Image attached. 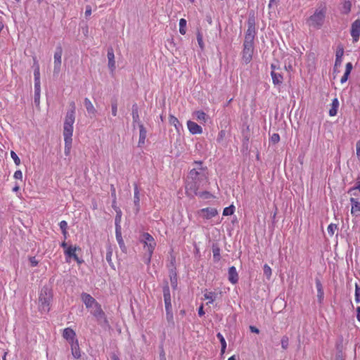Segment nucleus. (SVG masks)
Wrapping results in <instances>:
<instances>
[{
	"instance_id": "f257e3e1",
	"label": "nucleus",
	"mask_w": 360,
	"mask_h": 360,
	"mask_svg": "<svg viewBox=\"0 0 360 360\" xmlns=\"http://www.w3.org/2000/svg\"><path fill=\"white\" fill-rule=\"evenodd\" d=\"M207 172L198 171L197 169H192L187 176L186 189L192 191L195 195L198 194V191L206 181Z\"/></svg>"
},
{
	"instance_id": "f03ea898",
	"label": "nucleus",
	"mask_w": 360,
	"mask_h": 360,
	"mask_svg": "<svg viewBox=\"0 0 360 360\" xmlns=\"http://www.w3.org/2000/svg\"><path fill=\"white\" fill-rule=\"evenodd\" d=\"M326 11V5L321 4L319 8L316 9L314 14L307 19V25L314 29H321L325 22Z\"/></svg>"
},
{
	"instance_id": "7ed1b4c3",
	"label": "nucleus",
	"mask_w": 360,
	"mask_h": 360,
	"mask_svg": "<svg viewBox=\"0 0 360 360\" xmlns=\"http://www.w3.org/2000/svg\"><path fill=\"white\" fill-rule=\"evenodd\" d=\"M256 35L255 11H251L248 20V29L245 32L243 45L254 46V40Z\"/></svg>"
},
{
	"instance_id": "20e7f679",
	"label": "nucleus",
	"mask_w": 360,
	"mask_h": 360,
	"mask_svg": "<svg viewBox=\"0 0 360 360\" xmlns=\"http://www.w3.org/2000/svg\"><path fill=\"white\" fill-rule=\"evenodd\" d=\"M70 110L67 112L64 124H63V136H72L73 133V124L75 122V102L70 103Z\"/></svg>"
},
{
	"instance_id": "39448f33",
	"label": "nucleus",
	"mask_w": 360,
	"mask_h": 360,
	"mask_svg": "<svg viewBox=\"0 0 360 360\" xmlns=\"http://www.w3.org/2000/svg\"><path fill=\"white\" fill-rule=\"evenodd\" d=\"M53 293L47 287L41 288L39 297V309L41 312H49L52 300Z\"/></svg>"
},
{
	"instance_id": "423d86ee",
	"label": "nucleus",
	"mask_w": 360,
	"mask_h": 360,
	"mask_svg": "<svg viewBox=\"0 0 360 360\" xmlns=\"http://www.w3.org/2000/svg\"><path fill=\"white\" fill-rule=\"evenodd\" d=\"M140 241L144 244L146 251L148 252V256L147 258V263H150L152 255L156 246V243L153 237L148 233H143L141 236Z\"/></svg>"
},
{
	"instance_id": "0eeeda50",
	"label": "nucleus",
	"mask_w": 360,
	"mask_h": 360,
	"mask_svg": "<svg viewBox=\"0 0 360 360\" xmlns=\"http://www.w3.org/2000/svg\"><path fill=\"white\" fill-rule=\"evenodd\" d=\"M91 314L96 319L98 324L105 327L108 326V321L106 319L105 312L103 311L101 304L97 302L96 305L91 309Z\"/></svg>"
},
{
	"instance_id": "6e6552de",
	"label": "nucleus",
	"mask_w": 360,
	"mask_h": 360,
	"mask_svg": "<svg viewBox=\"0 0 360 360\" xmlns=\"http://www.w3.org/2000/svg\"><path fill=\"white\" fill-rule=\"evenodd\" d=\"M63 53V49L61 46H57L54 53V68L53 75H58L60 71L61 65V57Z\"/></svg>"
},
{
	"instance_id": "1a4fd4ad",
	"label": "nucleus",
	"mask_w": 360,
	"mask_h": 360,
	"mask_svg": "<svg viewBox=\"0 0 360 360\" xmlns=\"http://www.w3.org/2000/svg\"><path fill=\"white\" fill-rule=\"evenodd\" d=\"M197 214L202 219H210L215 217L218 214V212L216 208L206 207L199 210Z\"/></svg>"
},
{
	"instance_id": "9d476101",
	"label": "nucleus",
	"mask_w": 360,
	"mask_h": 360,
	"mask_svg": "<svg viewBox=\"0 0 360 360\" xmlns=\"http://www.w3.org/2000/svg\"><path fill=\"white\" fill-rule=\"evenodd\" d=\"M254 53V46L243 45L242 60L245 64L250 63Z\"/></svg>"
},
{
	"instance_id": "9b49d317",
	"label": "nucleus",
	"mask_w": 360,
	"mask_h": 360,
	"mask_svg": "<svg viewBox=\"0 0 360 360\" xmlns=\"http://www.w3.org/2000/svg\"><path fill=\"white\" fill-rule=\"evenodd\" d=\"M77 250H80L81 248L79 247L70 245V246H68V248H67L66 250H65L64 253L68 258H70V259L72 258L78 264H81L83 262V260L80 259L78 257V256L77 255V254H76Z\"/></svg>"
},
{
	"instance_id": "f8f14e48",
	"label": "nucleus",
	"mask_w": 360,
	"mask_h": 360,
	"mask_svg": "<svg viewBox=\"0 0 360 360\" xmlns=\"http://www.w3.org/2000/svg\"><path fill=\"white\" fill-rule=\"evenodd\" d=\"M350 34L354 42L359 41L360 37V19H356L352 22Z\"/></svg>"
},
{
	"instance_id": "ddd939ff",
	"label": "nucleus",
	"mask_w": 360,
	"mask_h": 360,
	"mask_svg": "<svg viewBox=\"0 0 360 360\" xmlns=\"http://www.w3.org/2000/svg\"><path fill=\"white\" fill-rule=\"evenodd\" d=\"M81 297L82 302L88 309L93 308L98 302L91 295L86 292L82 293Z\"/></svg>"
},
{
	"instance_id": "4468645a",
	"label": "nucleus",
	"mask_w": 360,
	"mask_h": 360,
	"mask_svg": "<svg viewBox=\"0 0 360 360\" xmlns=\"http://www.w3.org/2000/svg\"><path fill=\"white\" fill-rule=\"evenodd\" d=\"M344 54V49L342 46H339L335 53V61L333 68L334 72H336L338 68L342 65V58Z\"/></svg>"
},
{
	"instance_id": "2eb2a0df",
	"label": "nucleus",
	"mask_w": 360,
	"mask_h": 360,
	"mask_svg": "<svg viewBox=\"0 0 360 360\" xmlns=\"http://www.w3.org/2000/svg\"><path fill=\"white\" fill-rule=\"evenodd\" d=\"M75 332L70 328H66L63 330V337L70 343L75 342Z\"/></svg>"
},
{
	"instance_id": "dca6fc26",
	"label": "nucleus",
	"mask_w": 360,
	"mask_h": 360,
	"mask_svg": "<svg viewBox=\"0 0 360 360\" xmlns=\"http://www.w3.org/2000/svg\"><path fill=\"white\" fill-rule=\"evenodd\" d=\"M108 68L110 71L112 72L115 70V54L113 51V49L112 47H109L108 49Z\"/></svg>"
},
{
	"instance_id": "f3484780",
	"label": "nucleus",
	"mask_w": 360,
	"mask_h": 360,
	"mask_svg": "<svg viewBox=\"0 0 360 360\" xmlns=\"http://www.w3.org/2000/svg\"><path fill=\"white\" fill-rule=\"evenodd\" d=\"M187 126H188V129L189 131L192 134H202V127L200 125H198L197 123H195L193 121H191V120L188 121Z\"/></svg>"
},
{
	"instance_id": "a211bd4d",
	"label": "nucleus",
	"mask_w": 360,
	"mask_h": 360,
	"mask_svg": "<svg viewBox=\"0 0 360 360\" xmlns=\"http://www.w3.org/2000/svg\"><path fill=\"white\" fill-rule=\"evenodd\" d=\"M132 119H133V126L135 127V124L139 126L140 124H142L140 121L139 114V107L136 103L133 104L132 105Z\"/></svg>"
},
{
	"instance_id": "6ab92c4d",
	"label": "nucleus",
	"mask_w": 360,
	"mask_h": 360,
	"mask_svg": "<svg viewBox=\"0 0 360 360\" xmlns=\"http://www.w3.org/2000/svg\"><path fill=\"white\" fill-rule=\"evenodd\" d=\"M164 302H172L170 289L167 281H164V285L162 287Z\"/></svg>"
},
{
	"instance_id": "aec40b11",
	"label": "nucleus",
	"mask_w": 360,
	"mask_h": 360,
	"mask_svg": "<svg viewBox=\"0 0 360 360\" xmlns=\"http://www.w3.org/2000/svg\"><path fill=\"white\" fill-rule=\"evenodd\" d=\"M229 281L232 284H236L238 281V274L235 266H231L229 269Z\"/></svg>"
},
{
	"instance_id": "412c9836",
	"label": "nucleus",
	"mask_w": 360,
	"mask_h": 360,
	"mask_svg": "<svg viewBox=\"0 0 360 360\" xmlns=\"http://www.w3.org/2000/svg\"><path fill=\"white\" fill-rule=\"evenodd\" d=\"M138 127L139 128V140L138 146L141 147L145 143L147 131L143 124H140Z\"/></svg>"
},
{
	"instance_id": "4be33fe9",
	"label": "nucleus",
	"mask_w": 360,
	"mask_h": 360,
	"mask_svg": "<svg viewBox=\"0 0 360 360\" xmlns=\"http://www.w3.org/2000/svg\"><path fill=\"white\" fill-rule=\"evenodd\" d=\"M116 212V216L115 219V229H122L121 228V218H122V211L117 206L114 205V209Z\"/></svg>"
},
{
	"instance_id": "5701e85b",
	"label": "nucleus",
	"mask_w": 360,
	"mask_h": 360,
	"mask_svg": "<svg viewBox=\"0 0 360 360\" xmlns=\"http://www.w3.org/2000/svg\"><path fill=\"white\" fill-rule=\"evenodd\" d=\"M71 345L72 354L75 359H79L81 356L80 349L78 344V340H75V342H72Z\"/></svg>"
},
{
	"instance_id": "b1692460",
	"label": "nucleus",
	"mask_w": 360,
	"mask_h": 360,
	"mask_svg": "<svg viewBox=\"0 0 360 360\" xmlns=\"http://www.w3.org/2000/svg\"><path fill=\"white\" fill-rule=\"evenodd\" d=\"M271 76L274 85H281L283 83V77L281 73L271 70Z\"/></svg>"
},
{
	"instance_id": "393cba45",
	"label": "nucleus",
	"mask_w": 360,
	"mask_h": 360,
	"mask_svg": "<svg viewBox=\"0 0 360 360\" xmlns=\"http://www.w3.org/2000/svg\"><path fill=\"white\" fill-rule=\"evenodd\" d=\"M134 203L135 206L136 212H139L140 210V198H139V190L136 184L134 186Z\"/></svg>"
},
{
	"instance_id": "a878e982",
	"label": "nucleus",
	"mask_w": 360,
	"mask_h": 360,
	"mask_svg": "<svg viewBox=\"0 0 360 360\" xmlns=\"http://www.w3.org/2000/svg\"><path fill=\"white\" fill-rule=\"evenodd\" d=\"M84 105L86 109L87 112L89 115H96V110L95 109L94 105L92 104V103L88 98H84Z\"/></svg>"
},
{
	"instance_id": "bb28decb",
	"label": "nucleus",
	"mask_w": 360,
	"mask_h": 360,
	"mask_svg": "<svg viewBox=\"0 0 360 360\" xmlns=\"http://www.w3.org/2000/svg\"><path fill=\"white\" fill-rule=\"evenodd\" d=\"M115 236H116V239H117V241L120 245V249L123 251V252H125L127 248H126V246L124 245V240H123V238L122 237V229H115Z\"/></svg>"
},
{
	"instance_id": "cd10ccee",
	"label": "nucleus",
	"mask_w": 360,
	"mask_h": 360,
	"mask_svg": "<svg viewBox=\"0 0 360 360\" xmlns=\"http://www.w3.org/2000/svg\"><path fill=\"white\" fill-rule=\"evenodd\" d=\"M169 278H170V282L171 285L174 290H175L177 287V274L176 271L174 269H169Z\"/></svg>"
},
{
	"instance_id": "c85d7f7f",
	"label": "nucleus",
	"mask_w": 360,
	"mask_h": 360,
	"mask_svg": "<svg viewBox=\"0 0 360 360\" xmlns=\"http://www.w3.org/2000/svg\"><path fill=\"white\" fill-rule=\"evenodd\" d=\"M34 84H41L40 83L39 65L38 64L37 60L35 58H34Z\"/></svg>"
},
{
	"instance_id": "c756f323",
	"label": "nucleus",
	"mask_w": 360,
	"mask_h": 360,
	"mask_svg": "<svg viewBox=\"0 0 360 360\" xmlns=\"http://www.w3.org/2000/svg\"><path fill=\"white\" fill-rule=\"evenodd\" d=\"M339 107V101L337 98L332 101L331 107L329 110V115L335 116L337 115L338 109Z\"/></svg>"
},
{
	"instance_id": "7c9ffc66",
	"label": "nucleus",
	"mask_w": 360,
	"mask_h": 360,
	"mask_svg": "<svg viewBox=\"0 0 360 360\" xmlns=\"http://www.w3.org/2000/svg\"><path fill=\"white\" fill-rule=\"evenodd\" d=\"M40 92H41L40 84H34V102L37 106H39V103H40Z\"/></svg>"
},
{
	"instance_id": "2f4dec72",
	"label": "nucleus",
	"mask_w": 360,
	"mask_h": 360,
	"mask_svg": "<svg viewBox=\"0 0 360 360\" xmlns=\"http://www.w3.org/2000/svg\"><path fill=\"white\" fill-rule=\"evenodd\" d=\"M64 141H65V154L68 155L70 152L72 147V136H70L68 139V136H64Z\"/></svg>"
},
{
	"instance_id": "473e14b6",
	"label": "nucleus",
	"mask_w": 360,
	"mask_h": 360,
	"mask_svg": "<svg viewBox=\"0 0 360 360\" xmlns=\"http://www.w3.org/2000/svg\"><path fill=\"white\" fill-rule=\"evenodd\" d=\"M112 248L110 245H108L107 246V252H106L105 259H106L108 263L109 264V265L111 267L114 268V264L112 262Z\"/></svg>"
},
{
	"instance_id": "72a5a7b5",
	"label": "nucleus",
	"mask_w": 360,
	"mask_h": 360,
	"mask_svg": "<svg viewBox=\"0 0 360 360\" xmlns=\"http://www.w3.org/2000/svg\"><path fill=\"white\" fill-rule=\"evenodd\" d=\"M166 319L168 323V326L171 328H174L175 323L174 320L173 311L166 312Z\"/></svg>"
},
{
	"instance_id": "f704fd0d",
	"label": "nucleus",
	"mask_w": 360,
	"mask_h": 360,
	"mask_svg": "<svg viewBox=\"0 0 360 360\" xmlns=\"http://www.w3.org/2000/svg\"><path fill=\"white\" fill-rule=\"evenodd\" d=\"M169 122L170 124L173 125L176 129V130L179 131V129L181 127V124L179 123V121L178 120V119L176 117L170 115L169 117Z\"/></svg>"
},
{
	"instance_id": "c9c22d12",
	"label": "nucleus",
	"mask_w": 360,
	"mask_h": 360,
	"mask_svg": "<svg viewBox=\"0 0 360 360\" xmlns=\"http://www.w3.org/2000/svg\"><path fill=\"white\" fill-rule=\"evenodd\" d=\"M352 4L349 1H345L342 4L341 12L344 14H348L351 11Z\"/></svg>"
},
{
	"instance_id": "e433bc0d",
	"label": "nucleus",
	"mask_w": 360,
	"mask_h": 360,
	"mask_svg": "<svg viewBox=\"0 0 360 360\" xmlns=\"http://www.w3.org/2000/svg\"><path fill=\"white\" fill-rule=\"evenodd\" d=\"M213 258L214 262H219L221 259L220 248L218 246L212 247Z\"/></svg>"
},
{
	"instance_id": "4c0bfd02",
	"label": "nucleus",
	"mask_w": 360,
	"mask_h": 360,
	"mask_svg": "<svg viewBox=\"0 0 360 360\" xmlns=\"http://www.w3.org/2000/svg\"><path fill=\"white\" fill-rule=\"evenodd\" d=\"M195 115L196 116V119L199 121H202L204 122H206L207 120V115L201 110L196 111L195 112Z\"/></svg>"
},
{
	"instance_id": "58836bf2",
	"label": "nucleus",
	"mask_w": 360,
	"mask_h": 360,
	"mask_svg": "<svg viewBox=\"0 0 360 360\" xmlns=\"http://www.w3.org/2000/svg\"><path fill=\"white\" fill-rule=\"evenodd\" d=\"M351 213L356 217L360 216V202L352 206Z\"/></svg>"
},
{
	"instance_id": "ea45409f",
	"label": "nucleus",
	"mask_w": 360,
	"mask_h": 360,
	"mask_svg": "<svg viewBox=\"0 0 360 360\" xmlns=\"http://www.w3.org/2000/svg\"><path fill=\"white\" fill-rule=\"evenodd\" d=\"M186 20L184 18H181L179 20V32L183 35L186 32Z\"/></svg>"
},
{
	"instance_id": "a19ab883",
	"label": "nucleus",
	"mask_w": 360,
	"mask_h": 360,
	"mask_svg": "<svg viewBox=\"0 0 360 360\" xmlns=\"http://www.w3.org/2000/svg\"><path fill=\"white\" fill-rule=\"evenodd\" d=\"M235 211V207L231 205L227 207H225L223 211L224 216H229L233 214Z\"/></svg>"
},
{
	"instance_id": "79ce46f5",
	"label": "nucleus",
	"mask_w": 360,
	"mask_h": 360,
	"mask_svg": "<svg viewBox=\"0 0 360 360\" xmlns=\"http://www.w3.org/2000/svg\"><path fill=\"white\" fill-rule=\"evenodd\" d=\"M204 296L206 300H209L210 303H212L215 300L217 294L214 292H210L205 293Z\"/></svg>"
},
{
	"instance_id": "37998d69",
	"label": "nucleus",
	"mask_w": 360,
	"mask_h": 360,
	"mask_svg": "<svg viewBox=\"0 0 360 360\" xmlns=\"http://www.w3.org/2000/svg\"><path fill=\"white\" fill-rule=\"evenodd\" d=\"M59 226L63 234L64 235L65 238H66V235L68 234V223L65 221H61L59 224Z\"/></svg>"
},
{
	"instance_id": "c03bdc74",
	"label": "nucleus",
	"mask_w": 360,
	"mask_h": 360,
	"mask_svg": "<svg viewBox=\"0 0 360 360\" xmlns=\"http://www.w3.org/2000/svg\"><path fill=\"white\" fill-rule=\"evenodd\" d=\"M112 115L115 117L117 112V99L111 101Z\"/></svg>"
},
{
	"instance_id": "a18cd8bd",
	"label": "nucleus",
	"mask_w": 360,
	"mask_h": 360,
	"mask_svg": "<svg viewBox=\"0 0 360 360\" xmlns=\"http://www.w3.org/2000/svg\"><path fill=\"white\" fill-rule=\"evenodd\" d=\"M264 274L269 279L271 276V269L268 264H264L263 267Z\"/></svg>"
},
{
	"instance_id": "49530a36",
	"label": "nucleus",
	"mask_w": 360,
	"mask_h": 360,
	"mask_svg": "<svg viewBox=\"0 0 360 360\" xmlns=\"http://www.w3.org/2000/svg\"><path fill=\"white\" fill-rule=\"evenodd\" d=\"M338 229V226L335 224H330L327 228V231L329 235L333 236L335 233V231Z\"/></svg>"
},
{
	"instance_id": "de8ad7c7",
	"label": "nucleus",
	"mask_w": 360,
	"mask_h": 360,
	"mask_svg": "<svg viewBox=\"0 0 360 360\" xmlns=\"http://www.w3.org/2000/svg\"><path fill=\"white\" fill-rule=\"evenodd\" d=\"M110 191H111V195L113 198L112 202V207L114 209V205H117V202H116L115 188L113 185H111Z\"/></svg>"
},
{
	"instance_id": "09e8293b",
	"label": "nucleus",
	"mask_w": 360,
	"mask_h": 360,
	"mask_svg": "<svg viewBox=\"0 0 360 360\" xmlns=\"http://www.w3.org/2000/svg\"><path fill=\"white\" fill-rule=\"evenodd\" d=\"M193 164L197 166L194 169H197L198 171H202L204 172H206L207 167H203L202 166V162L201 161H195Z\"/></svg>"
},
{
	"instance_id": "8fccbe9b",
	"label": "nucleus",
	"mask_w": 360,
	"mask_h": 360,
	"mask_svg": "<svg viewBox=\"0 0 360 360\" xmlns=\"http://www.w3.org/2000/svg\"><path fill=\"white\" fill-rule=\"evenodd\" d=\"M197 41L199 44V46L201 49H204V43L202 40V34L198 31L197 33Z\"/></svg>"
},
{
	"instance_id": "3c124183",
	"label": "nucleus",
	"mask_w": 360,
	"mask_h": 360,
	"mask_svg": "<svg viewBox=\"0 0 360 360\" xmlns=\"http://www.w3.org/2000/svg\"><path fill=\"white\" fill-rule=\"evenodd\" d=\"M355 301L357 303L360 302V287L356 283L355 285Z\"/></svg>"
},
{
	"instance_id": "603ef678",
	"label": "nucleus",
	"mask_w": 360,
	"mask_h": 360,
	"mask_svg": "<svg viewBox=\"0 0 360 360\" xmlns=\"http://www.w3.org/2000/svg\"><path fill=\"white\" fill-rule=\"evenodd\" d=\"M11 156L16 165H19L20 164V159L14 151L11 152Z\"/></svg>"
},
{
	"instance_id": "864d4df0",
	"label": "nucleus",
	"mask_w": 360,
	"mask_h": 360,
	"mask_svg": "<svg viewBox=\"0 0 360 360\" xmlns=\"http://www.w3.org/2000/svg\"><path fill=\"white\" fill-rule=\"evenodd\" d=\"M198 195L204 199H209L211 197H212V195L208 191L200 192V193H198V194L196 195Z\"/></svg>"
},
{
	"instance_id": "5fc2aeb1",
	"label": "nucleus",
	"mask_w": 360,
	"mask_h": 360,
	"mask_svg": "<svg viewBox=\"0 0 360 360\" xmlns=\"http://www.w3.org/2000/svg\"><path fill=\"white\" fill-rule=\"evenodd\" d=\"M281 343L283 349H287L288 347V338L287 336H283L281 339Z\"/></svg>"
},
{
	"instance_id": "6e6d98bb",
	"label": "nucleus",
	"mask_w": 360,
	"mask_h": 360,
	"mask_svg": "<svg viewBox=\"0 0 360 360\" xmlns=\"http://www.w3.org/2000/svg\"><path fill=\"white\" fill-rule=\"evenodd\" d=\"M226 136V131L225 130H221L219 134H218V136H217V141L218 143H221L224 137Z\"/></svg>"
},
{
	"instance_id": "4d7b16f0",
	"label": "nucleus",
	"mask_w": 360,
	"mask_h": 360,
	"mask_svg": "<svg viewBox=\"0 0 360 360\" xmlns=\"http://www.w3.org/2000/svg\"><path fill=\"white\" fill-rule=\"evenodd\" d=\"M217 337L219 339V340L220 341L221 346H223V347H226V342L224 336L220 333H218L217 334Z\"/></svg>"
},
{
	"instance_id": "13d9d810",
	"label": "nucleus",
	"mask_w": 360,
	"mask_h": 360,
	"mask_svg": "<svg viewBox=\"0 0 360 360\" xmlns=\"http://www.w3.org/2000/svg\"><path fill=\"white\" fill-rule=\"evenodd\" d=\"M279 141H280V136L278 135V134H273L272 136H271L270 141L272 143L276 144V143H278Z\"/></svg>"
},
{
	"instance_id": "bf43d9fd",
	"label": "nucleus",
	"mask_w": 360,
	"mask_h": 360,
	"mask_svg": "<svg viewBox=\"0 0 360 360\" xmlns=\"http://www.w3.org/2000/svg\"><path fill=\"white\" fill-rule=\"evenodd\" d=\"M175 257H172L171 259H170V262H169V264L167 265V267L169 268V269H172L174 268V270H176V266H175Z\"/></svg>"
},
{
	"instance_id": "052dcab7",
	"label": "nucleus",
	"mask_w": 360,
	"mask_h": 360,
	"mask_svg": "<svg viewBox=\"0 0 360 360\" xmlns=\"http://www.w3.org/2000/svg\"><path fill=\"white\" fill-rule=\"evenodd\" d=\"M315 283L317 291L323 290L322 283L318 278H316Z\"/></svg>"
},
{
	"instance_id": "680f3d73",
	"label": "nucleus",
	"mask_w": 360,
	"mask_h": 360,
	"mask_svg": "<svg viewBox=\"0 0 360 360\" xmlns=\"http://www.w3.org/2000/svg\"><path fill=\"white\" fill-rule=\"evenodd\" d=\"M355 190H359L360 191V181L356 182V186L352 187V188H351L349 190L348 193H352L353 195H355V193H353V191H354Z\"/></svg>"
},
{
	"instance_id": "e2e57ef3",
	"label": "nucleus",
	"mask_w": 360,
	"mask_h": 360,
	"mask_svg": "<svg viewBox=\"0 0 360 360\" xmlns=\"http://www.w3.org/2000/svg\"><path fill=\"white\" fill-rule=\"evenodd\" d=\"M324 297L323 290L317 291L318 301L321 303Z\"/></svg>"
},
{
	"instance_id": "0e129e2a",
	"label": "nucleus",
	"mask_w": 360,
	"mask_h": 360,
	"mask_svg": "<svg viewBox=\"0 0 360 360\" xmlns=\"http://www.w3.org/2000/svg\"><path fill=\"white\" fill-rule=\"evenodd\" d=\"M165 307L166 312L172 311V302H165Z\"/></svg>"
},
{
	"instance_id": "69168bd1",
	"label": "nucleus",
	"mask_w": 360,
	"mask_h": 360,
	"mask_svg": "<svg viewBox=\"0 0 360 360\" xmlns=\"http://www.w3.org/2000/svg\"><path fill=\"white\" fill-rule=\"evenodd\" d=\"M13 177L16 179H22V173L20 170H17L14 173Z\"/></svg>"
},
{
	"instance_id": "338daca9",
	"label": "nucleus",
	"mask_w": 360,
	"mask_h": 360,
	"mask_svg": "<svg viewBox=\"0 0 360 360\" xmlns=\"http://www.w3.org/2000/svg\"><path fill=\"white\" fill-rule=\"evenodd\" d=\"M352 68H353V66H352V63H347L346 64V68H345V72H346L347 74H349L350 75L351 71L352 70Z\"/></svg>"
},
{
	"instance_id": "774afa93",
	"label": "nucleus",
	"mask_w": 360,
	"mask_h": 360,
	"mask_svg": "<svg viewBox=\"0 0 360 360\" xmlns=\"http://www.w3.org/2000/svg\"><path fill=\"white\" fill-rule=\"evenodd\" d=\"M356 156L360 160V141H358L356 143Z\"/></svg>"
}]
</instances>
